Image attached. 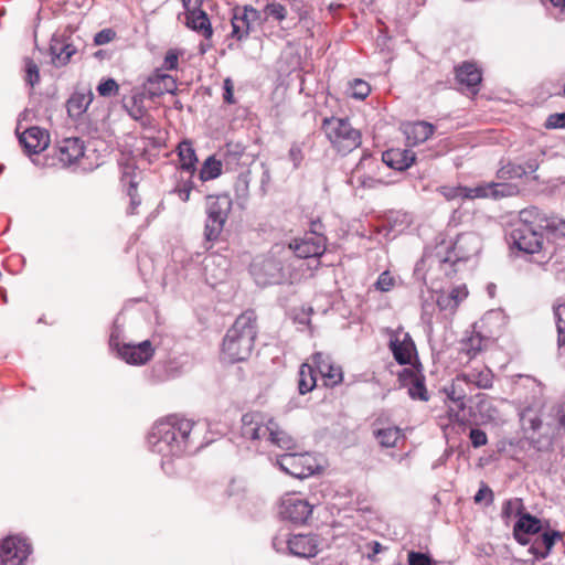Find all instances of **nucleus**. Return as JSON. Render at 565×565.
Here are the masks:
<instances>
[{
	"label": "nucleus",
	"instance_id": "f257e3e1",
	"mask_svg": "<svg viewBox=\"0 0 565 565\" xmlns=\"http://www.w3.org/2000/svg\"><path fill=\"white\" fill-rule=\"evenodd\" d=\"M256 315L243 312L227 330L222 345V359L228 363L245 361L252 354L256 338Z\"/></svg>",
	"mask_w": 565,
	"mask_h": 565
},
{
	"label": "nucleus",
	"instance_id": "f03ea898",
	"mask_svg": "<svg viewBox=\"0 0 565 565\" xmlns=\"http://www.w3.org/2000/svg\"><path fill=\"white\" fill-rule=\"evenodd\" d=\"M291 249L276 244L262 256H257L250 265V274L258 286L280 284L287 278Z\"/></svg>",
	"mask_w": 565,
	"mask_h": 565
},
{
	"label": "nucleus",
	"instance_id": "7ed1b4c3",
	"mask_svg": "<svg viewBox=\"0 0 565 565\" xmlns=\"http://www.w3.org/2000/svg\"><path fill=\"white\" fill-rule=\"evenodd\" d=\"M177 417L167 416L158 420L148 436L149 447L162 456L161 467L167 475H174V441L177 440Z\"/></svg>",
	"mask_w": 565,
	"mask_h": 565
},
{
	"label": "nucleus",
	"instance_id": "20e7f679",
	"mask_svg": "<svg viewBox=\"0 0 565 565\" xmlns=\"http://www.w3.org/2000/svg\"><path fill=\"white\" fill-rule=\"evenodd\" d=\"M481 248L479 236L472 233L458 235L457 239L446 247V253L441 249L437 252L436 258L439 268L448 277L457 273V266L461 262L468 260L472 255L478 254Z\"/></svg>",
	"mask_w": 565,
	"mask_h": 565
},
{
	"label": "nucleus",
	"instance_id": "39448f33",
	"mask_svg": "<svg viewBox=\"0 0 565 565\" xmlns=\"http://www.w3.org/2000/svg\"><path fill=\"white\" fill-rule=\"evenodd\" d=\"M322 129L338 152L347 154L361 145L360 130L352 127L345 118H326Z\"/></svg>",
	"mask_w": 565,
	"mask_h": 565
},
{
	"label": "nucleus",
	"instance_id": "423d86ee",
	"mask_svg": "<svg viewBox=\"0 0 565 565\" xmlns=\"http://www.w3.org/2000/svg\"><path fill=\"white\" fill-rule=\"evenodd\" d=\"M232 199L228 194L209 195L206 198L205 236L209 241L216 239L221 234L232 210Z\"/></svg>",
	"mask_w": 565,
	"mask_h": 565
},
{
	"label": "nucleus",
	"instance_id": "0eeeda50",
	"mask_svg": "<svg viewBox=\"0 0 565 565\" xmlns=\"http://www.w3.org/2000/svg\"><path fill=\"white\" fill-rule=\"evenodd\" d=\"M198 158L189 141L179 142V199L189 201L194 190L193 177Z\"/></svg>",
	"mask_w": 565,
	"mask_h": 565
},
{
	"label": "nucleus",
	"instance_id": "6e6552de",
	"mask_svg": "<svg viewBox=\"0 0 565 565\" xmlns=\"http://www.w3.org/2000/svg\"><path fill=\"white\" fill-rule=\"evenodd\" d=\"M276 462L284 472L298 479L308 478L319 469L316 459L309 454L287 452L277 457Z\"/></svg>",
	"mask_w": 565,
	"mask_h": 565
},
{
	"label": "nucleus",
	"instance_id": "1a4fd4ad",
	"mask_svg": "<svg viewBox=\"0 0 565 565\" xmlns=\"http://www.w3.org/2000/svg\"><path fill=\"white\" fill-rule=\"evenodd\" d=\"M284 544L291 555L302 558L315 557L321 550V541L317 535L295 534L286 541L279 537L273 540L277 551L281 550Z\"/></svg>",
	"mask_w": 565,
	"mask_h": 565
},
{
	"label": "nucleus",
	"instance_id": "9d476101",
	"mask_svg": "<svg viewBox=\"0 0 565 565\" xmlns=\"http://www.w3.org/2000/svg\"><path fill=\"white\" fill-rule=\"evenodd\" d=\"M232 36L242 41L246 39L256 24L264 22L262 12L252 6L236 7L232 15Z\"/></svg>",
	"mask_w": 565,
	"mask_h": 565
},
{
	"label": "nucleus",
	"instance_id": "9b49d317",
	"mask_svg": "<svg viewBox=\"0 0 565 565\" xmlns=\"http://www.w3.org/2000/svg\"><path fill=\"white\" fill-rule=\"evenodd\" d=\"M467 383L461 379V375L458 374L449 384L445 385L443 392L445 393L448 401L456 404L457 409L449 407L448 415L451 422L457 423L459 425H466L468 419L462 414L466 409V398H467Z\"/></svg>",
	"mask_w": 565,
	"mask_h": 565
},
{
	"label": "nucleus",
	"instance_id": "f8f14e48",
	"mask_svg": "<svg viewBox=\"0 0 565 565\" xmlns=\"http://www.w3.org/2000/svg\"><path fill=\"white\" fill-rule=\"evenodd\" d=\"M313 505L298 493H288L281 498L279 514L294 523H305L312 513Z\"/></svg>",
	"mask_w": 565,
	"mask_h": 565
},
{
	"label": "nucleus",
	"instance_id": "ddd939ff",
	"mask_svg": "<svg viewBox=\"0 0 565 565\" xmlns=\"http://www.w3.org/2000/svg\"><path fill=\"white\" fill-rule=\"evenodd\" d=\"M286 248L291 249L299 258L320 257L326 250V237L315 232L306 233L303 237L294 239Z\"/></svg>",
	"mask_w": 565,
	"mask_h": 565
},
{
	"label": "nucleus",
	"instance_id": "4468645a",
	"mask_svg": "<svg viewBox=\"0 0 565 565\" xmlns=\"http://www.w3.org/2000/svg\"><path fill=\"white\" fill-rule=\"evenodd\" d=\"M518 186L503 182H487L476 186H466L465 199H499L518 193Z\"/></svg>",
	"mask_w": 565,
	"mask_h": 565
},
{
	"label": "nucleus",
	"instance_id": "2eb2a0df",
	"mask_svg": "<svg viewBox=\"0 0 565 565\" xmlns=\"http://www.w3.org/2000/svg\"><path fill=\"white\" fill-rule=\"evenodd\" d=\"M271 418L259 412H249L242 416V437L252 441L266 440Z\"/></svg>",
	"mask_w": 565,
	"mask_h": 565
},
{
	"label": "nucleus",
	"instance_id": "dca6fc26",
	"mask_svg": "<svg viewBox=\"0 0 565 565\" xmlns=\"http://www.w3.org/2000/svg\"><path fill=\"white\" fill-rule=\"evenodd\" d=\"M29 554V543L19 536H8L0 546V561L2 565H21Z\"/></svg>",
	"mask_w": 565,
	"mask_h": 565
},
{
	"label": "nucleus",
	"instance_id": "f3484780",
	"mask_svg": "<svg viewBox=\"0 0 565 565\" xmlns=\"http://www.w3.org/2000/svg\"><path fill=\"white\" fill-rule=\"evenodd\" d=\"M510 237L513 245L527 254H534L542 249L547 250V247L543 246V235L541 231L524 228H512Z\"/></svg>",
	"mask_w": 565,
	"mask_h": 565
},
{
	"label": "nucleus",
	"instance_id": "a211bd4d",
	"mask_svg": "<svg viewBox=\"0 0 565 565\" xmlns=\"http://www.w3.org/2000/svg\"><path fill=\"white\" fill-rule=\"evenodd\" d=\"M143 87L151 98L166 93L174 95L177 92V81L166 70L158 68L147 78Z\"/></svg>",
	"mask_w": 565,
	"mask_h": 565
},
{
	"label": "nucleus",
	"instance_id": "6ab92c4d",
	"mask_svg": "<svg viewBox=\"0 0 565 565\" xmlns=\"http://www.w3.org/2000/svg\"><path fill=\"white\" fill-rule=\"evenodd\" d=\"M119 356L129 364L141 365L147 363L153 355V348L149 340L138 344L124 343L116 344Z\"/></svg>",
	"mask_w": 565,
	"mask_h": 565
},
{
	"label": "nucleus",
	"instance_id": "aec40b11",
	"mask_svg": "<svg viewBox=\"0 0 565 565\" xmlns=\"http://www.w3.org/2000/svg\"><path fill=\"white\" fill-rule=\"evenodd\" d=\"M77 53V47L70 38L54 35L50 43L52 64L56 67L67 65Z\"/></svg>",
	"mask_w": 565,
	"mask_h": 565
},
{
	"label": "nucleus",
	"instance_id": "412c9836",
	"mask_svg": "<svg viewBox=\"0 0 565 565\" xmlns=\"http://www.w3.org/2000/svg\"><path fill=\"white\" fill-rule=\"evenodd\" d=\"M312 361L324 380L327 386H335L343 380L342 369L335 365L329 355L317 352L312 356Z\"/></svg>",
	"mask_w": 565,
	"mask_h": 565
},
{
	"label": "nucleus",
	"instance_id": "4be33fe9",
	"mask_svg": "<svg viewBox=\"0 0 565 565\" xmlns=\"http://www.w3.org/2000/svg\"><path fill=\"white\" fill-rule=\"evenodd\" d=\"M227 259L221 255H209L203 260L205 280L216 286L227 277Z\"/></svg>",
	"mask_w": 565,
	"mask_h": 565
},
{
	"label": "nucleus",
	"instance_id": "5701e85b",
	"mask_svg": "<svg viewBox=\"0 0 565 565\" xmlns=\"http://www.w3.org/2000/svg\"><path fill=\"white\" fill-rule=\"evenodd\" d=\"M199 425L192 419L179 418V435L183 440V451L186 454H195L203 447L200 440V433L198 431Z\"/></svg>",
	"mask_w": 565,
	"mask_h": 565
},
{
	"label": "nucleus",
	"instance_id": "b1692460",
	"mask_svg": "<svg viewBox=\"0 0 565 565\" xmlns=\"http://www.w3.org/2000/svg\"><path fill=\"white\" fill-rule=\"evenodd\" d=\"M28 152L39 153L45 150L50 145V136L46 130L39 127L25 129L19 137Z\"/></svg>",
	"mask_w": 565,
	"mask_h": 565
},
{
	"label": "nucleus",
	"instance_id": "393cba45",
	"mask_svg": "<svg viewBox=\"0 0 565 565\" xmlns=\"http://www.w3.org/2000/svg\"><path fill=\"white\" fill-rule=\"evenodd\" d=\"M468 296V290L465 285L452 287L449 291L437 292L436 303L440 311L452 315L461 301Z\"/></svg>",
	"mask_w": 565,
	"mask_h": 565
},
{
	"label": "nucleus",
	"instance_id": "a878e982",
	"mask_svg": "<svg viewBox=\"0 0 565 565\" xmlns=\"http://www.w3.org/2000/svg\"><path fill=\"white\" fill-rule=\"evenodd\" d=\"M150 98L142 86V88H134L131 95L125 97L122 103L130 117L135 120H140L147 114L148 105L146 102Z\"/></svg>",
	"mask_w": 565,
	"mask_h": 565
},
{
	"label": "nucleus",
	"instance_id": "bb28decb",
	"mask_svg": "<svg viewBox=\"0 0 565 565\" xmlns=\"http://www.w3.org/2000/svg\"><path fill=\"white\" fill-rule=\"evenodd\" d=\"M551 215L542 212L536 206L523 209L520 212L519 221L513 225V228L530 227V230L542 231L545 230V224L548 223Z\"/></svg>",
	"mask_w": 565,
	"mask_h": 565
},
{
	"label": "nucleus",
	"instance_id": "cd10ccee",
	"mask_svg": "<svg viewBox=\"0 0 565 565\" xmlns=\"http://www.w3.org/2000/svg\"><path fill=\"white\" fill-rule=\"evenodd\" d=\"M184 14L186 28L196 32L204 40H210L212 38L213 29L210 19L202 9L186 11Z\"/></svg>",
	"mask_w": 565,
	"mask_h": 565
},
{
	"label": "nucleus",
	"instance_id": "c85d7f7f",
	"mask_svg": "<svg viewBox=\"0 0 565 565\" xmlns=\"http://www.w3.org/2000/svg\"><path fill=\"white\" fill-rule=\"evenodd\" d=\"M84 156V145L78 138H66L58 146V160L64 166L75 163Z\"/></svg>",
	"mask_w": 565,
	"mask_h": 565
},
{
	"label": "nucleus",
	"instance_id": "c756f323",
	"mask_svg": "<svg viewBox=\"0 0 565 565\" xmlns=\"http://www.w3.org/2000/svg\"><path fill=\"white\" fill-rule=\"evenodd\" d=\"M460 375L467 385H472L476 388L490 390L493 386L494 374L487 366L472 369L470 371L460 373Z\"/></svg>",
	"mask_w": 565,
	"mask_h": 565
},
{
	"label": "nucleus",
	"instance_id": "7c9ffc66",
	"mask_svg": "<svg viewBox=\"0 0 565 565\" xmlns=\"http://www.w3.org/2000/svg\"><path fill=\"white\" fill-rule=\"evenodd\" d=\"M434 129V126L427 121L407 124L404 128V134L408 146H417L425 142L431 137Z\"/></svg>",
	"mask_w": 565,
	"mask_h": 565
},
{
	"label": "nucleus",
	"instance_id": "2f4dec72",
	"mask_svg": "<svg viewBox=\"0 0 565 565\" xmlns=\"http://www.w3.org/2000/svg\"><path fill=\"white\" fill-rule=\"evenodd\" d=\"M456 78L461 85L476 93L477 87L481 83L482 75L481 71L473 63L465 62L456 70Z\"/></svg>",
	"mask_w": 565,
	"mask_h": 565
},
{
	"label": "nucleus",
	"instance_id": "473e14b6",
	"mask_svg": "<svg viewBox=\"0 0 565 565\" xmlns=\"http://www.w3.org/2000/svg\"><path fill=\"white\" fill-rule=\"evenodd\" d=\"M93 99L94 95L90 90L75 92L66 103L68 116L74 119L79 118L87 110Z\"/></svg>",
	"mask_w": 565,
	"mask_h": 565
},
{
	"label": "nucleus",
	"instance_id": "72a5a7b5",
	"mask_svg": "<svg viewBox=\"0 0 565 565\" xmlns=\"http://www.w3.org/2000/svg\"><path fill=\"white\" fill-rule=\"evenodd\" d=\"M266 440L285 450H292L295 448L294 438L285 431L274 418L269 420V430Z\"/></svg>",
	"mask_w": 565,
	"mask_h": 565
},
{
	"label": "nucleus",
	"instance_id": "f704fd0d",
	"mask_svg": "<svg viewBox=\"0 0 565 565\" xmlns=\"http://www.w3.org/2000/svg\"><path fill=\"white\" fill-rule=\"evenodd\" d=\"M541 521L529 514V513H524L520 516L519 521L515 523L514 525V529H513V532H514V536L515 539L522 543V544H525L526 541L523 540L522 535L523 534H536L541 531Z\"/></svg>",
	"mask_w": 565,
	"mask_h": 565
},
{
	"label": "nucleus",
	"instance_id": "c9c22d12",
	"mask_svg": "<svg viewBox=\"0 0 565 565\" xmlns=\"http://www.w3.org/2000/svg\"><path fill=\"white\" fill-rule=\"evenodd\" d=\"M539 164L535 160H529L526 166L508 163L498 171V178L503 180L521 179L527 173L535 172Z\"/></svg>",
	"mask_w": 565,
	"mask_h": 565
},
{
	"label": "nucleus",
	"instance_id": "e433bc0d",
	"mask_svg": "<svg viewBox=\"0 0 565 565\" xmlns=\"http://www.w3.org/2000/svg\"><path fill=\"white\" fill-rule=\"evenodd\" d=\"M478 403L476 405L477 413L479 414L482 423H492L500 419V411L484 394L477 395Z\"/></svg>",
	"mask_w": 565,
	"mask_h": 565
},
{
	"label": "nucleus",
	"instance_id": "4c0bfd02",
	"mask_svg": "<svg viewBox=\"0 0 565 565\" xmlns=\"http://www.w3.org/2000/svg\"><path fill=\"white\" fill-rule=\"evenodd\" d=\"M374 163V160L371 156L363 157L360 162L356 164L355 169L352 171V175L350 178V183L355 186L362 188H373L379 182L377 180L371 177H364L362 174V170L367 166Z\"/></svg>",
	"mask_w": 565,
	"mask_h": 565
},
{
	"label": "nucleus",
	"instance_id": "58836bf2",
	"mask_svg": "<svg viewBox=\"0 0 565 565\" xmlns=\"http://www.w3.org/2000/svg\"><path fill=\"white\" fill-rule=\"evenodd\" d=\"M383 161L394 169L404 170L414 163L415 154L408 151H385L383 153Z\"/></svg>",
	"mask_w": 565,
	"mask_h": 565
},
{
	"label": "nucleus",
	"instance_id": "ea45409f",
	"mask_svg": "<svg viewBox=\"0 0 565 565\" xmlns=\"http://www.w3.org/2000/svg\"><path fill=\"white\" fill-rule=\"evenodd\" d=\"M316 376L313 367L307 363H303L298 372V390L300 394H307L316 387Z\"/></svg>",
	"mask_w": 565,
	"mask_h": 565
},
{
	"label": "nucleus",
	"instance_id": "a19ab883",
	"mask_svg": "<svg viewBox=\"0 0 565 565\" xmlns=\"http://www.w3.org/2000/svg\"><path fill=\"white\" fill-rule=\"evenodd\" d=\"M375 437L383 447H395L397 441L403 437V433L398 427H386L375 431Z\"/></svg>",
	"mask_w": 565,
	"mask_h": 565
},
{
	"label": "nucleus",
	"instance_id": "79ce46f5",
	"mask_svg": "<svg viewBox=\"0 0 565 565\" xmlns=\"http://www.w3.org/2000/svg\"><path fill=\"white\" fill-rule=\"evenodd\" d=\"M391 350L393 352L394 359L399 364H407L412 359V344L406 343L405 341H399L398 339H392L390 343Z\"/></svg>",
	"mask_w": 565,
	"mask_h": 565
},
{
	"label": "nucleus",
	"instance_id": "37998d69",
	"mask_svg": "<svg viewBox=\"0 0 565 565\" xmlns=\"http://www.w3.org/2000/svg\"><path fill=\"white\" fill-rule=\"evenodd\" d=\"M490 338L481 335L479 332H473L466 341L465 348L467 353L475 358L478 353L486 350L490 343Z\"/></svg>",
	"mask_w": 565,
	"mask_h": 565
},
{
	"label": "nucleus",
	"instance_id": "c03bdc74",
	"mask_svg": "<svg viewBox=\"0 0 565 565\" xmlns=\"http://www.w3.org/2000/svg\"><path fill=\"white\" fill-rule=\"evenodd\" d=\"M221 173H222L221 161L216 160L214 157H209L204 161V163L200 170L199 179L201 182H204V181L213 180V179L217 178Z\"/></svg>",
	"mask_w": 565,
	"mask_h": 565
},
{
	"label": "nucleus",
	"instance_id": "a18cd8bd",
	"mask_svg": "<svg viewBox=\"0 0 565 565\" xmlns=\"http://www.w3.org/2000/svg\"><path fill=\"white\" fill-rule=\"evenodd\" d=\"M545 231L548 238L562 239L565 243V221L551 215L548 223L545 224Z\"/></svg>",
	"mask_w": 565,
	"mask_h": 565
},
{
	"label": "nucleus",
	"instance_id": "49530a36",
	"mask_svg": "<svg viewBox=\"0 0 565 565\" xmlns=\"http://www.w3.org/2000/svg\"><path fill=\"white\" fill-rule=\"evenodd\" d=\"M24 79L26 84H29L31 87H34L40 82V68L38 64L29 58H24Z\"/></svg>",
	"mask_w": 565,
	"mask_h": 565
},
{
	"label": "nucleus",
	"instance_id": "de8ad7c7",
	"mask_svg": "<svg viewBox=\"0 0 565 565\" xmlns=\"http://www.w3.org/2000/svg\"><path fill=\"white\" fill-rule=\"evenodd\" d=\"M287 17V9L280 3L271 2L266 4L264 8V21L268 18H273L274 20L281 22Z\"/></svg>",
	"mask_w": 565,
	"mask_h": 565
},
{
	"label": "nucleus",
	"instance_id": "09e8293b",
	"mask_svg": "<svg viewBox=\"0 0 565 565\" xmlns=\"http://www.w3.org/2000/svg\"><path fill=\"white\" fill-rule=\"evenodd\" d=\"M539 539L544 547L543 552H540V558H545L550 554L555 542L561 539V533L558 531L544 532Z\"/></svg>",
	"mask_w": 565,
	"mask_h": 565
},
{
	"label": "nucleus",
	"instance_id": "8fccbe9b",
	"mask_svg": "<svg viewBox=\"0 0 565 565\" xmlns=\"http://www.w3.org/2000/svg\"><path fill=\"white\" fill-rule=\"evenodd\" d=\"M554 315L556 318V326L558 331V343L561 347H565V303L558 305L554 308Z\"/></svg>",
	"mask_w": 565,
	"mask_h": 565
},
{
	"label": "nucleus",
	"instance_id": "3c124183",
	"mask_svg": "<svg viewBox=\"0 0 565 565\" xmlns=\"http://www.w3.org/2000/svg\"><path fill=\"white\" fill-rule=\"evenodd\" d=\"M523 509V502L521 499H510L504 502L502 508V516L510 519L514 515H519Z\"/></svg>",
	"mask_w": 565,
	"mask_h": 565
},
{
	"label": "nucleus",
	"instance_id": "603ef678",
	"mask_svg": "<svg viewBox=\"0 0 565 565\" xmlns=\"http://www.w3.org/2000/svg\"><path fill=\"white\" fill-rule=\"evenodd\" d=\"M408 394L413 399L428 401V394L423 381L415 379L408 387Z\"/></svg>",
	"mask_w": 565,
	"mask_h": 565
},
{
	"label": "nucleus",
	"instance_id": "864d4df0",
	"mask_svg": "<svg viewBox=\"0 0 565 565\" xmlns=\"http://www.w3.org/2000/svg\"><path fill=\"white\" fill-rule=\"evenodd\" d=\"M371 92L370 85L362 79H354L351 84V96L356 99H365Z\"/></svg>",
	"mask_w": 565,
	"mask_h": 565
},
{
	"label": "nucleus",
	"instance_id": "5fc2aeb1",
	"mask_svg": "<svg viewBox=\"0 0 565 565\" xmlns=\"http://www.w3.org/2000/svg\"><path fill=\"white\" fill-rule=\"evenodd\" d=\"M396 284L395 278L391 275L390 271H383L377 280L375 281L374 286L377 290L382 292H387L394 288Z\"/></svg>",
	"mask_w": 565,
	"mask_h": 565
},
{
	"label": "nucleus",
	"instance_id": "6e6d98bb",
	"mask_svg": "<svg viewBox=\"0 0 565 565\" xmlns=\"http://www.w3.org/2000/svg\"><path fill=\"white\" fill-rule=\"evenodd\" d=\"M440 194L448 201L456 199H465L466 186H449L444 185L438 189Z\"/></svg>",
	"mask_w": 565,
	"mask_h": 565
},
{
	"label": "nucleus",
	"instance_id": "4d7b16f0",
	"mask_svg": "<svg viewBox=\"0 0 565 565\" xmlns=\"http://www.w3.org/2000/svg\"><path fill=\"white\" fill-rule=\"evenodd\" d=\"M119 86L114 78H108L97 86V92L103 97H110L118 93Z\"/></svg>",
	"mask_w": 565,
	"mask_h": 565
},
{
	"label": "nucleus",
	"instance_id": "13d9d810",
	"mask_svg": "<svg viewBox=\"0 0 565 565\" xmlns=\"http://www.w3.org/2000/svg\"><path fill=\"white\" fill-rule=\"evenodd\" d=\"M408 565H433V561L428 554L411 551L407 554Z\"/></svg>",
	"mask_w": 565,
	"mask_h": 565
},
{
	"label": "nucleus",
	"instance_id": "bf43d9fd",
	"mask_svg": "<svg viewBox=\"0 0 565 565\" xmlns=\"http://www.w3.org/2000/svg\"><path fill=\"white\" fill-rule=\"evenodd\" d=\"M288 157L289 160L292 162L294 168H299L303 160L302 146L298 142H294L289 149Z\"/></svg>",
	"mask_w": 565,
	"mask_h": 565
},
{
	"label": "nucleus",
	"instance_id": "052dcab7",
	"mask_svg": "<svg viewBox=\"0 0 565 565\" xmlns=\"http://www.w3.org/2000/svg\"><path fill=\"white\" fill-rule=\"evenodd\" d=\"M469 439L471 441L472 447L480 448L488 443V436L487 434L479 429V428H472L469 433Z\"/></svg>",
	"mask_w": 565,
	"mask_h": 565
},
{
	"label": "nucleus",
	"instance_id": "680f3d73",
	"mask_svg": "<svg viewBox=\"0 0 565 565\" xmlns=\"http://www.w3.org/2000/svg\"><path fill=\"white\" fill-rule=\"evenodd\" d=\"M545 127L550 129L565 128V113L550 115L545 122Z\"/></svg>",
	"mask_w": 565,
	"mask_h": 565
},
{
	"label": "nucleus",
	"instance_id": "e2e57ef3",
	"mask_svg": "<svg viewBox=\"0 0 565 565\" xmlns=\"http://www.w3.org/2000/svg\"><path fill=\"white\" fill-rule=\"evenodd\" d=\"M493 498V491L487 484L482 483L473 499L476 503H480L482 500L487 499V505H489L492 504Z\"/></svg>",
	"mask_w": 565,
	"mask_h": 565
},
{
	"label": "nucleus",
	"instance_id": "0e129e2a",
	"mask_svg": "<svg viewBox=\"0 0 565 565\" xmlns=\"http://www.w3.org/2000/svg\"><path fill=\"white\" fill-rule=\"evenodd\" d=\"M116 36V33L111 29H104L96 33L94 36V43L96 45H104L113 41Z\"/></svg>",
	"mask_w": 565,
	"mask_h": 565
},
{
	"label": "nucleus",
	"instance_id": "69168bd1",
	"mask_svg": "<svg viewBox=\"0 0 565 565\" xmlns=\"http://www.w3.org/2000/svg\"><path fill=\"white\" fill-rule=\"evenodd\" d=\"M223 88H224V94H223L224 102L227 104H234L235 103L234 94H233L234 84L231 78L224 79Z\"/></svg>",
	"mask_w": 565,
	"mask_h": 565
},
{
	"label": "nucleus",
	"instance_id": "338daca9",
	"mask_svg": "<svg viewBox=\"0 0 565 565\" xmlns=\"http://www.w3.org/2000/svg\"><path fill=\"white\" fill-rule=\"evenodd\" d=\"M128 195L130 196V206H129V213L135 214L137 206L140 204V199L138 198L136 193V184L130 181V186L128 190Z\"/></svg>",
	"mask_w": 565,
	"mask_h": 565
},
{
	"label": "nucleus",
	"instance_id": "774afa93",
	"mask_svg": "<svg viewBox=\"0 0 565 565\" xmlns=\"http://www.w3.org/2000/svg\"><path fill=\"white\" fill-rule=\"evenodd\" d=\"M529 413L530 411L527 409H524L522 413H521V419L524 422V423H529L530 425V428L533 429V430H537L541 425H542V420L540 419L539 416H533V417H529Z\"/></svg>",
	"mask_w": 565,
	"mask_h": 565
}]
</instances>
